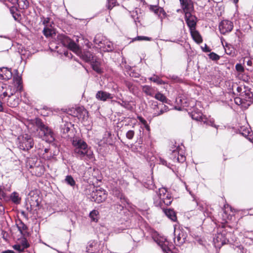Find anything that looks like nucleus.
<instances>
[{"label":"nucleus","mask_w":253,"mask_h":253,"mask_svg":"<svg viewBox=\"0 0 253 253\" xmlns=\"http://www.w3.org/2000/svg\"><path fill=\"white\" fill-rule=\"evenodd\" d=\"M105 40H104V38L101 35H97L93 40V42L95 44L98 45L101 48L103 47V42Z\"/></svg>","instance_id":"29"},{"label":"nucleus","mask_w":253,"mask_h":253,"mask_svg":"<svg viewBox=\"0 0 253 253\" xmlns=\"http://www.w3.org/2000/svg\"><path fill=\"white\" fill-rule=\"evenodd\" d=\"M210 59L212 60L217 61L219 59L220 56L214 52H211L209 54Z\"/></svg>","instance_id":"49"},{"label":"nucleus","mask_w":253,"mask_h":253,"mask_svg":"<svg viewBox=\"0 0 253 253\" xmlns=\"http://www.w3.org/2000/svg\"><path fill=\"white\" fill-rule=\"evenodd\" d=\"M235 68L238 73L244 72L245 71L244 67L241 64H237L235 66Z\"/></svg>","instance_id":"50"},{"label":"nucleus","mask_w":253,"mask_h":253,"mask_svg":"<svg viewBox=\"0 0 253 253\" xmlns=\"http://www.w3.org/2000/svg\"><path fill=\"white\" fill-rule=\"evenodd\" d=\"M142 91L146 95L153 96L155 93L154 88L149 85H144L142 86Z\"/></svg>","instance_id":"28"},{"label":"nucleus","mask_w":253,"mask_h":253,"mask_svg":"<svg viewBox=\"0 0 253 253\" xmlns=\"http://www.w3.org/2000/svg\"><path fill=\"white\" fill-rule=\"evenodd\" d=\"M218 27L220 33L224 35L232 31L233 24L229 20H223L219 23Z\"/></svg>","instance_id":"5"},{"label":"nucleus","mask_w":253,"mask_h":253,"mask_svg":"<svg viewBox=\"0 0 253 253\" xmlns=\"http://www.w3.org/2000/svg\"><path fill=\"white\" fill-rule=\"evenodd\" d=\"M14 2H16L19 8L22 9H26L28 7V2L27 0H15Z\"/></svg>","instance_id":"32"},{"label":"nucleus","mask_w":253,"mask_h":253,"mask_svg":"<svg viewBox=\"0 0 253 253\" xmlns=\"http://www.w3.org/2000/svg\"><path fill=\"white\" fill-rule=\"evenodd\" d=\"M91 65L93 70H94L98 73H101V69L97 62H93Z\"/></svg>","instance_id":"46"},{"label":"nucleus","mask_w":253,"mask_h":253,"mask_svg":"<svg viewBox=\"0 0 253 253\" xmlns=\"http://www.w3.org/2000/svg\"><path fill=\"white\" fill-rule=\"evenodd\" d=\"M92 198L95 202L100 203L105 200L107 198V194L103 189L100 188L97 189L92 194Z\"/></svg>","instance_id":"8"},{"label":"nucleus","mask_w":253,"mask_h":253,"mask_svg":"<svg viewBox=\"0 0 253 253\" xmlns=\"http://www.w3.org/2000/svg\"><path fill=\"white\" fill-rule=\"evenodd\" d=\"M43 33L45 36L46 37L51 36L53 33V31L51 28L47 27H45L43 30Z\"/></svg>","instance_id":"43"},{"label":"nucleus","mask_w":253,"mask_h":253,"mask_svg":"<svg viewBox=\"0 0 253 253\" xmlns=\"http://www.w3.org/2000/svg\"><path fill=\"white\" fill-rule=\"evenodd\" d=\"M203 122L205 124H206L207 125H208L209 126H211L214 127L216 128H217V126H216L214 124V121L213 119H211L210 120H208L207 118H205L203 119Z\"/></svg>","instance_id":"40"},{"label":"nucleus","mask_w":253,"mask_h":253,"mask_svg":"<svg viewBox=\"0 0 253 253\" xmlns=\"http://www.w3.org/2000/svg\"><path fill=\"white\" fill-rule=\"evenodd\" d=\"M221 216L222 223L227 222L228 220H230L231 219V215L229 214H228L226 211H222L221 213Z\"/></svg>","instance_id":"35"},{"label":"nucleus","mask_w":253,"mask_h":253,"mask_svg":"<svg viewBox=\"0 0 253 253\" xmlns=\"http://www.w3.org/2000/svg\"><path fill=\"white\" fill-rule=\"evenodd\" d=\"M99 212L96 210H93L89 213V217L91 218V220L93 221H97V216Z\"/></svg>","instance_id":"41"},{"label":"nucleus","mask_w":253,"mask_h":253,"mask_svg":"<svg viewBox=\"0 0 253 253\" xmlns=\"http://www.w3.org/2000/svg\"><path fill=\"white\" fill-rule=\"evenodd\" d=\"M191 116L193 120L199 121H203L205 118L203 117L202 112L196 109H194L192 111Z\"/></svg>","instance_id":"20"},{"label":"nucleus","mask_w":253,"mask_h":253,"mask_svg":"<svg viewBox=\"0 0 253 253\" xmlns=\"http://www.w3.org/2000/svg\"><path fill=\"white\" fill-rule=\"evenodd\" d=\"M213 243L215 247H220L225 244L226 240L221 233H217L213 238Z\"/></svg>","instance_id":"16"},{"label":"nucleus","mask_w":253,"mask_h":253,"mask_svg":"<svg viewBox=\"0 0 253 253\" xmlns=\"http://www.w3.org/2000/svg\"><path fill=\"white\" fill-rule=\"evenodd\" d=\"M134 135V131L132 130H128L126 133V137L128 139H132Z\"/></svg>","instance_id":"52"},{"label":"nucleus","mask_w":253,"mask_h":253,"mask_svg":"<svg viewBox=\"0 0 253 253\" xmlns=\"http://www.w3.org/2000/svg\"><path fill=\"white\" fill-rule=\"evenodd\" d=\"M158 161L159 162L160 164H162L163 165L169 167L167 161L165 160H164V159H163L162 158H159V159L158 160Z\"/></svg>","instance_id":"55"},{"label":"nucleus","mask_w":253,"mask_h":253,"mask_svg":"<svg viewBox=\"0 0 253 253\" xmlns=\"http://www.w3.org/2000/svg\"><path fill=\"white\" fill-rule=\"evenodd\" d=\"M149 9L154 12L155 14L157 15L161 18L165 17L166 13L164 9L158 5H150Z\"/></svg>","instance_id":"15"},{"label":"nucleus","mask_w":253,"mask_h":253,"mask_svg":"<svg viewBox=\"0 0 253 253\" xmlns=\"http://www.w3.org/2000/svg\"><path fill=\"white\" fill-rule=\"evenodd\" d=\"M31 209H33L37 207L39 205V202L37 196L31 197L28 199Z\"/></svg>","instance_id":"27"},{"label":"nucleus","mask_w":253,"mask_h":253,"mask_svg":"<svg viewBox=\"0 0 253 253\" xmlns=\"http://www.w3.org/2000/svg\"><path fill=\"white\" fill-rule=\"evenodd\" d=\"M245 94L247 96V97H248L249 99H252L253 101V94L252 92L249 91L248 92H246Z\"/></svg>","instance_id":"59"},{"label":"nucleus","mask_w":253,"mask_h":253,"mask_svg":"<svg viewBox=\"0 0 253 253\" xmlns=\"http://www.w3.org/2000/svg\"><path fill=\"white\" fill-rule=\"evenodd\" d=\"M247 65L248 66H253V60H249L247 61Z\"/></svg>","instance_id":"63"},{"label":"nucleus","mask_w":253,"mask_h":253,"mask_svg":"<svg viewBox=\"0 0 253 253\" xmlns=\"http://www.w3.org/2000/svg\"><path fill=\"white\" fill-rule=\"evenodd\" d=\"M149 79L151 81L156 83L158 84H162L163 83V82L162 81V80H161L160 79V78L157 76L154 75L153 77H151L149 78Z\"/></svg>","instance_id":"42"},{"label":"nucleus","mask_w":253,"mask_h":253,"mask_svg":"<svg viewBox=\"0 0 253 253\" xmlns=\"http://www.w3.org/2000/svg\"><path fill=\"white\" fill-rule=\"evenodd\" d=\"M164 112H165L164 110L163 109L161 108V110H160V112H154L153 113V116L154 117H156V116H160V115L163 114Z\"/></svg>","instance_id":"57"},{"label":"nucleus","mask_w":253,"mask_h":253,"mask_svg":"<svg viewBox=\"0 0 253 253\" xmlns=\"http://www.w3.org/2000/svg\"><path fill=\"white\" fill-rule=\"evenodd\" d=\"M113 194L119 198L123 205H119L120 210H122L124 208V206L126 205V204H128L127 199L123 195V194L120 192V191L116 190L114 192Z\"/></svg>","instance_id":"21"},{"label":"nucleus","mask_w":253,"mask_h":253,"mask_svg":"<svg viewBox=\"0 0 253 253\" xmlns=\"http://www.w3.org/2000/svg\"><path fill=\"white\" fill-rule=\"evenodd\" d=\"M13 80L15 82H16L17 86L16 91H21L23 89V86L22 85V78L21 76L18 75V74L14 76Z\"/></svg>","instance_id":"26"},{"label":"nucleus","mask_w":253,"mask_h":253,"mask_svg":"<svg viewBox=\"0 0 253 253\" xmlns=\"http://www.w3.org/2000/svg\"><path fill=\"white\" fill-rule=\"evenodd\" d=\"M31 124L36 125V130L38 131V135L42 139L46 142H51L54 140V134L52 130L45 126L39 118L31 121Z\"/></svg>","instance_id":"2"},{"label":"nucleus","mask_w":253,"mask_h":253,"mask_svg":"<svg viewBox=\"0 0 253 253\" xmlns=\"http://www.w3.org/2000/svg\"><path fill=\"white\" fill-rule=\"evenodd\" d=\"M142 41V40H144V41H151V38H149V37H145V36H137V37L134 38L133 40H132V41Z\"/></svg>","instance_id":"48"},{"label":"nucleus","mask_w":253,"mask_h":253,"mask_svg":"<svg viewBox=\"0 0 253 253\" xmlns=\"http://www.w3.org/2000/svg\"><path fill=\"white\" fill-rule=\"evenodd\" d=\"M49 18H44V19L42 21V24L45 26V27L48 26V23H49Z\"/></svg>","instance_id":"61"},{"label":"nucleus","mask_w":253,"mask_h":253,"mask_svg":"<svg viewBox=\"0 0 253 253\" xmlns=\"http://www.w3.org/2000/svg\"><path fill=\"white\" fill-rule=\"evenodd\" d=\"M174 235V243L176 246H180L185 242L187 234L184 230L175 229Z\"/></svg>","instance_id":"4"},{"label":"nucleus","mask_w":253,"mask_h":253,"mask_svg":"<svg viewBox=\"0 0 253 253\" xmlns=\"http://www.w3.org/2000/svg\"><path fill=\"white\" fill-rule=\"evenodd\" d=\"M169 195L167 192V190L165 188H161L159 189V193L158 194V197L159 200L160 201L162 199L163 197H166V195Z\"/></svg>","instance_id":"34"},{"label":"nucleus","mask_w":253,"mask_h":253,"mask_svg":"<svg viewBox=\"0 0 253 253\" xmlns=\"http://www.w3.org/2000/svg\"><path fill=\"white\" fill-rule=\"evenodd\" d=\"M190 31L193 39L198 43H201L202 42V38L199 32L195 29Z\"/></svg>","instance_id":"25"},{"label":"nucleus","mask_w":253,"mask_h":253,"mask_svg":"<svg viewBox=\"0 0 253 253\" xmlns=\"http://www.w3.org/2000/svg\"><path fill=\"white\" fill-rule=\"evenodd\" d=\"M240 133L253 143V135L248 128H241Z\"/></svg>","instance_id":"23"},{"label":"nucleus","mask_w":253,"mask_h":253,"mask_svg":"<svg viewBox=\"0 0 253 253\" xmlns=\"http://www.w3.org/2000/svg\"><path fill=\"white\" fill-rule=\"evenodd\" d=\"M101 49L104 52H110L114 49L113 45L112 42L107 40L103 42V47Z\"/></svg>","instance_id":"22"},{"label":"nucleus","mask_w":253,"mask_h":253,"mask_svg":"<svg viewBox=\"0 0 253 253\" xmlns=\"http://www.w3.org/2000/svg\"><path fill=\"white\" fill-rule=\"evenodd\" d=\"M117 102L119 105L127 110H131L133 109V106L131 105L130 101L122 100L121 102L118 101Z\"/></svg>","instance_id":"31"},{"label":"nucleus","mask_w":253,"mask_h":253,"mask_svg":"<svg viewBox=\"0 0 253 253\" xmlns=\"http://www.w3.org/2000/svg\"><path fill=\"white\" fill-rule=\"evenodd\" d=\"M172 202V198L170 195H166V197H163L160 201H155L154 203L157 206L163 207V205L169 206Z\"/></svg>","instance_id":"18"},{"label":"nucleus","mask_w":253,"mask_h":253,"mask_svg":"<svg viewBox=\"0 0 253 253\" xmlns=\"http://www.w3.org/2000/svg\"><path fill=\"white\" fill-rule=\"evenodd\" d=\"M237 77L239 79L245 82H248L249 80V76L245 74V72L238 73Z\"/></svg>","instance_id":"39"},{"label":"nucleus","mask_w":253,"mask_h":253,"mask_svg":"<svg viewBox=\"0 0 253 253\" xmlns=\"http://www.w3.org/2000/svg\"><path fill=\"white\" fill-rule=\"evenodd\" d=\"M20 245H21L24 250L28 248L30 246V245L28 242L27 240L25 238H23L21 239Z\"/></svg>","instance_id":"44"},{"label":"nucleus","mask_w":253,"mask_h":253,"mask_svg":"<svg viewBox=\"0 0 253 253\" xmlns=\"http://www.w3.org/2000/svg\"><path fill=\"white\" fill-rule=\"evenodd\" d=\"M69 114L79 119H84L87 114V111L83 107H78L73 108L69 111Z\"/></svg>","instance_id":"6"},{"label":"nucleus","mask_w":253,"mask_h":253,"mask_svg":"<svg viewBox=\"0 0 253 253\" xmlns=\"http://www.w3.org/2000/svg\"><path fill=\"white\" fill-rule=\"evenodd\" d=\"M18 139L19 140V147L23 150H29L34 146L33 138L27 134L19 136Z\"/></svg>","instance_id":"3"},{"label":"nucleus","mask_w":253,"mask_h":253,"mask_svg":"<svg viewBox=\"0 0 253 253\" xmlns=\"http://www.w3.org/2000/svg\"><path fill=\"white\" fill-rule=\"evenodd\" d=\"M181 7L185 13H191L193 10V4L191 0H179Z\"/></svg>","instance_id":"13"},{"label":"nucleus","mask_w":253,"mask_h":253,"mask_svg":"<svg viewBox=\"0 0 253 253\" xmlns=\"http://www.w3.org/2000/svg\"><path fill=\"white\" fill-rule=\"evenodd\" d=\"M179 146L176 147L175 149L171 150L170 158L174 162L183 163L185 161V157L184 155L179 154Z\"/></svg>","instance_id":"10"},{"label":"nucleus","mask_w":253,"mask_h":253,"mask_svg":"<svg viewBox=\"0 0 253 253\" xmlns=\"http://www.w3.org/2000/svg\"><path fill=\"white\" fill-rule=\"evenodd\" d=\"M95 245L93 242L89 243L86 247V252L88 253H94L96 251V249H95Z\"/></svg>","instance_id":"36"},{"label":"nucleus","mask_w":253,"mask_h":253,"mask_svg":"<svg viewBox=\"0 0 253 253\" xmlns=\"http://www.w3.org/2000/svg\"><path fill=\"white\" fill-rule=\"evenodd\" d=\"M76 54L80 57L84 61L88 62L93 60V55L92 53L88 51H82L79 46L77 47V50L74 51Z\"/></svg>","instance_id":"9"},{"label":"nucleus","mask_w":253,"mask_h":253,"mask_svg":"<svg viewBox=\"0 0 253 253\" xmlns=\"http://www.w3.org/2000/svg\"><path fill=\"white\" fill-rule=\"evenodd\" d=\"M129 75L134 78H138L139 77V74L138 73L134 72L132 70L130 71Z\"/></svg>","instance_id":"54"},{"label":"nucleus","mask_w":253,"mask_h":253,"mask_svg":"<svg viewBox=\"0 0 253 253\" xmlns=\"http://www.w3.org/2000/svg\"><path fill=\"white\" fill-rule=\"evenodd\" d=\"M12 87L10 85H9L8 86V88L7 89H10V93L9 94H8L7 92L6 91H4L3 93H2V95H3V97H5L6 96H8V97H10L11 96H12L15 92V91L13 90H12Z\"/></svg>","instance_id":"47"},{"label":"nucleus","mask_w":253,"mask_h":253,"mask_svg":"<svg viewBox=\"0 0 253 253\" xmlns=\"http://www.w3.org/2000/svg\"><path fill=\"white\" fill-rule=\"evenodd\" d=\"M185 19L190 30H194L196 25V17L188 12L185 14Z\"/></svg>","instance_id":"12"},{"label":"nucleus","mask_w":253,"mask_h":253,"mask_svg":"<svg viewBox=\"0 0 253 253\" xmlns=\"http://www.w3.org/2000/svg\"><path fill=\"white\" fill-rule=\"evenodd\" d=\"M60 40L64 46L68 47L73 52L75 50H77L78 45L68 37L62 36L60 37Z\"/></svg>","instance_id":"11"},{"label":"nucleus","mask_w":253,"mask_h":253,"mask_svg":"<svg viewBox=\"0 0 253 253\" xmlns=\"http://www.w3.org/2000/svg\"><path fill=\"white\" fill-rule=\"evenodd\" d=\"M16 226L18 230L23 236H25L28 235V227L21 220H19L16 222Z\"/></svg>","instance_id":"19"},{"label":"nucleus","mask_w":253,"mask_h":253,"mask_svg":"<svg viewBox=\"0 0 253 253\" xmlns=\"http://www.w3.org/2000/svg\"><path fill=\"white\" fill-rule=\"evenodd\" d=\"M96 98L99 100L106 101L108 99H112L113 95L108 92L104 91H98L96 94Z\"/></svg>","instance_id":"17"},{"label":"nucleus","mask_w":253,"mask_h":253,"mask_svg":"<svg viewBox=\"0 0 253 253\" xmlns=\"http://www.w3.org/2000/svg\"><path fill=\"white\" fill-rule=\"evenodd\" d=\"M2 253H14V252L12 250H7V251L2 252Z\"/></svg>","instance_id":"64"},{"label":"nucleus","mask_w":253,"mask_h":253,"mask_svg":"<svg viewBox=\"0 0 253 253\" xmlns=\"http://www.w3.org/2000/svg\"><path fill=\"white\" fill-rule=\"evenodd\" d=\"M137 119H138V120L142 124L144 125V126L145 125V124H147V121L144 119L141 116H138L137 117Z\"/></svg>","instance_id":"58"},{"label":"nucleus","mask_w":253,"mask_h":253,"mask_svg":"<svg viewBox=\"0 0 253 253\" xmlns=\"http://www.w3.org/2000/svg\"><path fill=\"white\" fill-rule=\"evenodd\" d=\"M154 97L157 100H158L163 103L169 104V100L164 94L160 92L157 93L155 95Z\"/></svg>","instance_id":"33"},{"label":"nucleus","mask_w":253,"mask_h":253,"mask_svg":"<svg viewBox=\"0 0 253 253\" xmlns=\"http://www.w3.org/2000/svg\"><path fill=\"white\" fill-rule=\"evenodd\" d=\"M11 200L15 203H19L21 200L20 198L19 197L18 193L13 192L11 196Z\"/></svg>","instance_id":"38"},{"label":"nucleus","mask_w":253,"mask_h":253,"mask_svg":"<svg viewBox=\"0 0 253 253\" xmlns=\"http://www.w3.org/2000/svg\"><path fill=\"white\" fill-rule=\"evenodd\" d=\"M13 248L14 250L18 251L19 253L23 252L24 251V249L20 244L14 245L13 246Z\"/></svg>","instance_id":"53"},{"label":"nucleus","mask_w":253,"mask_h":253,"mask_svg":"<svg viewBox=\"0 0 253 253\" xmlns=\"http://www.w3.org/2000/svg\"><path fill=\"white\" fill-rule=\"evenodd\" d=\"M157 242L164 252L172 253L171 250L174 248V246L171 243L169 242L166 239L164 238L158 240Z\"/></svg>","instance_id":"7"},{"label":"nucleus","mask_w":253,"mask_h":253,"mask_svg":"<svg viewBox=\"0 0 253 253\" xmlns=\"http://www.w3.org/2000/svg\"><path fill=\"white\" fill-rule=\"evenodd\" d=\"M72 125L70 123L66 122H63V124L60 126L61 131L63 133H66L69 132Z\"/></svg>","instance_id":"30"},{"label":"nucleus","mask_w":253,"mask_h":253,"mask_svg":"<svg viewBox=\"0 0 253 253\" xmlns=\"http://www.w3.org/2000/svg\"><path fill=\"white\" fill-rule=\"evenodd\" d=\"M12 72L10 69L6 67L0 68V79L8 80L12 77Z\"/></svg>","instance_id":"14"},{"label":"nucleus","mask_w":253,"mask_h":253,"mask_svg":"<svg viewBox=\"0 0 253 253\" xmlns=\"http://www.w3.org/2000/svg\"><path fill=\"white\" fill-rule=\"evenodd\" d=\"M65 182L71 186H74L76 182L71 175H67L65 179Z\"/></svg>","instance_id":"37"},{"label":"nucleus","mask_w":253,"mask_h":253,"mask_svg":"<svg viewBox=\"0 0 253 253\" xmlns=\"http://www.w3.org/2000/svg\"><path fill=\"white\" fill-rule=\"evenodd\" d=\"M163 211L166 216L172 221H175L176 220L177 217L173 210L171 209H164Z\"/></svg>","instance_id":"24"},{"label":"nucleus","mask_w":253,"mask_h":253,"mask_svg":"<svg viewBox=\"0 0 253 253\" xmlns=\"http://www.w3.org/2000/svg\"><path fill=\"white\" fill-rule=\"evenodd\" d=\"M126 85L130 92H134L136 86H135L131 82H126Z\"/></svg>","instance_id":"45"},{"label":"nucleus","mask_w":253,"mask_h":253,"mask_svg":"<svg viewBox=\"0 0 253 253\" xmlns=\"http://www.w3.org/2000/svg\"><path fill=\"white\" fill-rule=\"evenodd\" d=\"M5 196H6L5 193L4 192L3 190L1 188H0V199H5Z\"/></svg>","instance_id":"60"},{"label":"nucleus","mask_w":253,"mask_h":253,"mask_svg":"<svg viewBox=\"0 0 253 253\" xmlns=\"http://www.w3.org/2000/svg\"><path fill=\"white\" fill-rule=\"evenodd\" d=\"M74 151L76 157L84 160H91L93 158V153L86 143L78 138H74L72 140Z\"/></svg>","instance_id":"1"},{"label":"nucleus","mask_w":253,"mask_h":253,"mask_svg":"<svg viewBox=\"0 0 253 253\" xmlns=\"http://www.w3.org/2000/svg\"><path fill=\"white\" fill-rule=\"evenodd\" d=\"M11 11H12L11 10ZM11 13L12 14L13 17L14 18V20L19 21L20 20V15L18 13H13L12 12H11Z\"/></svg>","instance_id":"56"},{"label":"nucleus","mask_w":253,"mask_h":253,"mask_svg":"<svg viewBox=\"0 0 253 253\" xmlns=\"http://www.w3.org/2000/svg\"><path fill=\"white\" fill-rule=\"evenodd\" d=\"M235 103L237 105H240L242 103V100L240 98L236 97L234 99Z\"/></svg>","instance_id":"62"},{"label":"nucleus","mask_w":253,"mask_h":253,"mask_svg":"<svg viewBox=\"0 0 253 253\" xmlns=\"http://www.w3.org/2000/svg\"><path fill=\"white\" fill-rule=\"evenodd\" d=\"M234 49L233 47H230L229 46L226 45L225 47V52L227 54L232 55L234 53Z\"/></svg>","instance_id":"51"}]
</instances>
